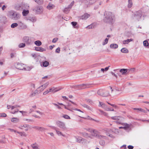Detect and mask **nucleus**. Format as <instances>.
Returning a JSON list of instances; mask_svg holds the SVG:
<instances>
[{
    "instance_id": "obj_48",
    "label": "nucleus",
    "mask_w": 149,
    "mask_h": 149,
    "mask_svg": "<svg viewBox=\"0 0 149 149\" xmlns=\"http://www.w3.org/2000/svg\"><path fill=\"white\" fill-rule=\"evenodd\" d=\"M63 117L67 119H70V117L67 115H64L63 116Z\"/></svg>"
},
{
    "instance_id": "obj_8",
    "label": "nucleus",
    "mask_w": 149,
    "mask_h": 149,
    "mask_svg": "<svg viewBox=\"0 0 149 149\" xmlns=\"http://www.w3.org/2000/svg\"><path fill=\"white\" fill-rule=\"evenodd\" d=\"M74 3V1H73L71 3L68 5L67 7L65 8L63 10V12L66 13H68L71 8L72 7Z\"/></svg>"
},
{
    "instance_id": "obj_25",
    "label": "nucleus",
    "mask_w": 149,
    "mask_h": 149,
    "mask_svg": "<svg viewBox=\"0 0 149 149\" xmlns=\"http://www.w3.org/2000/svg\"><path fill=\"white\" fill-rule=\"evenodd\" d=\"M31 146L33 149H40L39 146L36 143L32 144Z\"/></svg>"
},
{
    "instance_id": "obj_37",
    "label": "nucleus",
    "mask_w": 149,
    "mask_h": 149,
    "mask_svg": "<svg viewBox=\"0 0 149 149\" xmlns=\"http://www.w3.org/2000/svg\"><path fill=\"white\" fill-rule=\"evenodd\" d=\"M35 44L38 46H40L42 44L40 40H37L35 42Z\"/></svg>"
},
{
    "instance_id": "obj_7",
    "label": "nucleus",
    "mask_w": 149,
    "mask_h": 149,
    "mask_svg": "<svg viewBox=\"0 0 149 149\" xmlns=\"http://www.w3.org/2000/svg\"><path fill=\"white\" fill-rule=\"evenodd\" d=\"M142 12L141 10H139L136 11L135 14V17L138 21L140 20L142 15Z\"/></svg>"
},
{
    "instance_id": "obj_2",
    "label": "nucleus",
    "mask_w": 149,
    "mask_h": 149,
    "mask_svg": "<svg viewBox=\"0 0 149 149\" xmlns=\"http://www.w3.org/2000/svg\"><path fill=\"white\" fill-rule=\"evenodd\" d=\"M84 129L86 130L87 131H88L90 133H91V134H90L85 132L82 133L81 134L83 136L86 138H92V136H97L98 132L93 129L89 128H85Z\"/></svg>"
},
{
    "instance_id": "obj_39",
    "label": "nucleus",
    "mask_w": 149,
    "mask_h": 149,
    "mask_svg": "<svg viewBox=\"0 0 149 149\" xmlns=\"http://www.w3.org/2000/svg\"><path fill=\"white\" fill-rule=\"evenodd\" d=\"M49 63L46 61H45L43 62L42 65L44 67H46L49 65Z\"/></svg>"
},
{
    "instance_id": "obj_18",
    "label": "nucleus",
    "mask_w": 149,
    "mask_h": 149,
    "mask_svg": "<svg viewBox=\"0 0 149 149\" xmlns=\"http://www.w3.org/2000/svg\"><path fill=\"white\" fill-rule=\"evenodd\" d=\"M55 130L56 132V133L58 136H62L63 137L65 136V135L63 134L62 133V132H61L60 131L58 130L57 128H55Z\"/></svg>"
},
{
    "instance_id": "obj_9",
    "label": "nucleus",
    "mask_w": 149,
    "mask_h": 149,
    "mask_svg": "<svg viewBox=\"0 0 149 149\" xmlns=\"http://www.w3.org/2000/svg\"><path fill=\"white\" fill-rule=\"evenodd\" d=\"M104 91L103 89H100L98 91H97V94L99 95H100L103 97H107L110 95L109 93H107L106 94H104Z\"/></svg>"
},
{
    "instance_id": "obj_45",
    "label": "nucleus",
    "mask_w": 149,
    "mask_h": 149,
    "mask_svg": "<svg viewBox=\"0 0 149 149\" xmlns=\"http://www.w3.org/2000/svg\"><path fill=\"white\" fill-rule=\"evenodd\" d=\"M143 44L144 46L147 47L149 45L148 43L147 40H145L143 42Z\"/></svg>"
},
{
    "instance_id": "obj_14",
    "label": "nucleus",
    "mask_w": 149,
    "mask_h": 149,
    "mask_svg": "<svg viewBox=\"0 0 149 149\" xmlns=\"http://www.w3.org/2000/svg\"><path fill=\"white\" fill-rule=\"evenodd\" d=\"M96 0H84V2L87 5L92 4L95 2Z\"/></svg>"
},
{
    "instance_id": "obj_53",
    "label": "nucleus",
    "mask_w": 149,
    "mask_h": 149,
    "mask_svg": "<svg viewBox=\"0 0 149 149\" xmlns=\"http://www.w3.org/2000/svg\"><path fill=\"white\" fill-rule=\"evenodd\" d=\"M71 24L74 27L77 24V22H71Z\"/></svg>"
},
{
    "instance_id": "obj_33",
    "label": "nucleus",
    "mask_w": 149,
    "mask_h": 149,
    "mask_svg": "<svg viewBox=\"0 0 149 149\" xmlns=\"http://www.w3.org/2000/svg\"><path fill=\"white\" fill-rule=\"evenodd\" d=\"M17 133L19 134L20 135L22 136H25L26 137V134L24 132H17Z\"/></svg>"
},
{
    "instance_id": "obj_13",
    "label": "nucleus",
    "mask_w": 149,
    "mask_h": 149,
    "mask_svg": "<svg viewBox=\"0 0 149 149\" xmlns=\"http://www.w3.org/2000/svg\"><path fill=\"white\" fill-rule=\"evenodd\" d=\"M19 26L22 29H25L27 28V26L22 22L19 21L18 22Z\"/></svg>"
},
{
    "instance_id": "obj_12",
    "label": "nucleus",
    "mask_w": 149,
    "mask_h": 149,
    "mask_svg": "<svg viewBox=\"0 0 149 149\" xmlns=\"http://www.w3.org/2000/svg\"><path fill=\"white\" fill-rule=\"evenodd\" d=\"M90 16V15L89 14H88L87 13H86L84 14L83 15L79 17V18L80 19H81L82 20H86Z\"/></svg>"
},
{
    "instance_id": "obj_27",
    "label": "nucleus",
    "mask_w": 149,
    "mask_h": 149,
    "mask_svg": "<svg viewBox=\"0 0 149 149\" xmlns=\"http://www.w3.org/2000/svg\"><path fill=\"white\" fill-rule=\"evenodd\" d=\"M77 141L79 143L83 142V141H84L85 139H83L81 137H76Z\"/></svg>"
},
{
    "instance_id": "obj_31",
    "label": "nucleus",
    "mask_w": 149,
    "mask_h": 149,
    "mask_svg": "<svg viewBox=\"0 0 149 149\" xmlns=\"http://www.w3.org/2000/svg\"><path fill=\"white\" fill-rule=\"evenodd\" d=\"M54 7V6L51 3H49L47 6V8L49 10H51Z\"/></svg>"
},
{
    "instance_id": "obj_40",
    "label": "nucleus",
    "mask_w": 149,
    "mask_h": 149,
    "mask_svg": "<svg viewBox=\"0 0 149 149\" xmlns=\"http://www.w3.org/2000/svg\"><path fill=\"white\" fill-rule=\"evenodd\" d=\"M26 46L25 44L24 43H21L18 45V47L20 48L24 47Z\"/></svg>"
},
{
    "instance_id": "obj_1",
    "label": "nucleus",
    "mask_w": 149,
    "mask_h": 149,
    "mask_svg": "<svg viewBox=\"0 0 149 149\" xmlns=\"http://www.w3.org/2000/svg\"><path fill=\"white\" fill-rule=\"evenodd\" d=\"M105 18L104 19V22L112 24L115 21L114 15L111 12H106L104 14Z\"/></svg>"
},
{
    "instance_id": "obj_23",
    "label": "nucleus",
    "mask_w": 149,
    "mask_h": 149,
    "mask_svg": "<svg viewBox=\"0 0 149 149\" xmlns=\"http://www.w3.org/2000/svg\"><path fill=\"white\" fill-rule=\"evenodd\" d=\"M89 84H83L79 85V88L81 89H84L86 88H88L89 86Z\"/></svg>"
},
{
    "instance_id": "obj_49",
    "label": "nucleus",
    "mask_w": 149,
    "mask_h": 149,
    "mask_svg": "<svg viewBox=\"0 0 149 149\" xmlns=\"http://www.w3.org/2000/svg\"><path fill=\"white\" fill-rule=\"evenodd\" d=\"M82 106L84 107H86V108H87L88 109H89L90 110L91 109V107H89V106H88V105H87L86 104H83L82 105Z\"/></svg>"
},
{
    "instance_id": "obj_10",
    "label": "nucleus",
    "mask_w": 149,
    "mask_h": 149,
    "mask_svg": "<svg viewBox=\"0 0 149 149\" xmlns=\"http://www.w3.org/2000/svg\"><path fill=\"white\" fill-rule=\"evenodd\" d=\"M56 124L58 127L63 130L66 129L65 123L63 122L58 121L57 122Z\"/></svg>"
},
{
    "instance_id": "obj_5",
    "label": "nucleus",
    "mask_w": 149,
    "mask_h": 149,
    "mask_svg": "<svg viewBox=\"0 0 149 149\" xmlns=\"http://www.w3.org/2000/svg\"><path fill=\"white\" fill-rule=\"evenodd\" d=\"M22 40L28 45H30L33 43V41L31 40V38L28 36L24 37L22 39Z\"/></svg>"
},
{
    "instance_id": "obj_24",
    "label": "nucleus",
    "mask_w": 149,
    "mask_h": 149,
    "mask_svg": "<svg viewBox=\"0 0 149 149\" xmlns=\"http://www.w3.org/2000/svg\"><path fill=\"white\" fill-rule=\"evenodd\" d=\"M38 90H35L34 92L32 91L31 92V94L30 96L31 97H32L34 96H35L38 94Z\"/></svg>"
},
{
    "instance_id": "obj_57",
    "label": "nucleus",
    "mask_w": 149,
    "mask_h": 149,
    "mask_svg": "<svg viewBox=\"0 0 149 149\" xmlns=\"http://www.w3.org/2000/svg\"><path fill=\"white\" fill-rule=\"evenodd\" d=\"M87 119L88 120H93V121H96V120H94L92 118H91L89 116H88L87 117Z\"/></svg>"
},
{
    "instance_id": "obj_56",
    "label": "nucleus",
    "mask_w": 149,
    "mask_h": 149,
    "mask_svg": "<svg viewBox=\"0 0 149 149\" xmlns=\"http://www.w3.org/2000/svg\"><path fill=\"white\" fill-rule=\"evenodd\" d=\"M92 25H93L92 24H91L90 25L87 26L86 27L89 29H92L93 28V27Z\"/></svg>"
},
{
    "instance_id": "obj_21",
    "label": "nucleus",
    "mask_w": 149,
    "mask_h": 149,
    "mask_svg": "<svg viewBox=\"0 0 149 149\" xmlns=\"http://www.w3.org/2000/svg\"><path fill=\"white\" fill-rule=\"evenodd\" d=\"M29 125L26 124L21 125L18 127V128L21 130H22L23 127L24 128H29Z\"/></svg>"
},
{
    "instance_id": "obj_26",
    "label": "nucleus",
    "mask_w": 149,
    "mask_h": 149,
    "mask_svg": "<svg viewBox=\"0 0 149 149\" xmlns=\"http://www.w3.org/2000/svg\"><path fill=\"white\" fill-rule=\"evenodd\" d=\"M133 40L132 39H127L126 40H125L123 41V43L124 45H125L128 44L130 42L132 41Z\"/></svg>"
},
{
    "instance_id": "obj_60",
    "label": "nucleus",
    "mask_w": 149,
    "mask_h": 149,
    "mask_svg": "<svg viewBox=\"0 0 149 149\" xmlns=\"http://www.w3.org/2000/svg\"><path fill=\"white\" fill-rule=\"evenodd\" d=\"M48 134H50L51 136H54V134L52 132H48Z\"/></svg>"
},
{
    "instance_id": "obj_11",
    "label": "nucleus",
    "mask_w": 149,
    "mask_h": 149,
    "mask_svg": "<svg viewBox=\"0 0 149 149\" xmlns=\"http://www.w3.org/2000/svg\"><path fill=\"white\" fill-rule=\"evenodd\" d=\"M120 124L124 126V129L126 130H130L131 126V124H129L126 123H122V122Z\"/></svg>"
},
{
    "instance_id": "obj_28",
    "label": "nucleus",
    "mask_w": 149,
    "mask_h": 149,
    "mask_svg": "<svg viewBox=\"0 0 149 149\" xmlns=\"http://www.w3.org/2000/svg\"><path fill=\"white\" fill-rule=\"evenodd\" d=\"M110 47L112 49H116L118 47V45L116 44L113 43L110 45Z\"/></svg>"
},
{
    "instance_id": "obj_43",
    "label": "nucleus",
    "mask_w": 149,
    "mask_h": 149,
    "mask_svg": "<svg viewBox=\"0 0 149 149\" xmlns=\"http://www.w3.org/2000/svg\"><path fill=\"white\" fill-rule=\"evenodd\" d=\"M109 40V38H106L104 41L102 43V45H105V44H107L108 41Z\"/></svg>"
},
{
    "instance_id": "obj_29",
    "label": "nucleus",
    "mask_w": 149,
    "mask_h": 149,
    "mask_svg": "<svg viewBox=\"0 0 149 149\" xmlns=\"http://www.w3.org/2000/svg\"><path fill=\"white\" fill-rule=\"evenodd\" d=\"M11 121L12 122L17 123L19 121V119L17 118H13L11 119Z\"/></svg>"
},
{
    "instance_id": "obj_6",
    "label": "nucleus",
    "mask_w": 149,
    "mask_h": 149,
    "mask_svg": "<svg viewBox=\"0 0 149 149\" xmlns=\"http://www.w3.org/2000/svg\"><path fill=\"white\" fill-rule=\"evenodd\" d=\"M14 66L17 69L21 70H23L24 69V66L25 65L22 63H16L14 64Z\"/></svg>"
},
{
    "instance_id": "obj_62",
    "label": "nucleus",
    "mask_w": 149,
    "mask_h": 149,
    "mask_svg": "<svg viewBox=\"0 0 149 149\" xmlns=\"http://www.w3.org/2000/svg\"><path fill=\"white\" fill-rule=\"evenodd\" d=\"M141 108H133V109L135 110H137L138 111H141Z\"/></svg>"
},
{
    "instance_id": "obj_42",
    "label": "nucleus",
    "mask_w": 149,
    "mask_h": 149,
    "mask_svg": "<svg viewBox=\"0 0 149 149\" xmlns=\"http://www.w3.org/2000/svg\"><path fill=\"white\" fill-rule=\"evenodd\" d=\"M49 83L48 82H47L44 84L41 85L42 87H43V88L45 89L49 85Z\"/></svg>"
},
{
    "instance_id": "obj_36",
    "label": "nucleus",
    "mask_w": 149,
    "mask_h": 149,
    "mask_svg": "<svg viewBox=\"0 0 149 149\" xmlns=\"http://www.w3.org/2000/svg\"><path fill=\"white\" fill-rule=\"evenodd\" d=\"M99 103L100 105L99 106H100L103 108L104 109H105L107 106L104 103L100 102Z\"/></svg>"
},
{
    "instance_id": "obj_19",
    "label": "nucleus",
    "mask_w": 149,
    "mask_h": 149,
    "mask_svg": "<svg viewBox=\"0 0 149 149\" xmlns=\"http://www.w3.org/2000/svg\"><path fill=\"white\" fill-rule=\"evenodd\" d=\"M35 50L36 51L40 52H43L46 51V49L41 47H36Z\"/></svg>"
},
{
    "instance_id": "obj_41",
    "label": "nucleus",
    "mask_w": 149,
    "mask_h": 149,
    "mask_svg": "<svg viewBox=\"0 0 149 149\" xmlns=\"http://www.w3.org/2000/svg\"><path fill=\"white\" fill-rule=\"evenodd\" d=\"M18 25V24L17 23H13L11 25V27L12 28H14L15 27H17Z\"/></svg>"
},
{
    "instance_id": "obj_4",
    "label": "nucleus",
    "mask_w": 149,
    "mask_h": 149,
    "mask_svg": "<svg viewBox=\"0 0 149 149\" xmlns=\"http://www.w3.org/2000/svg\"><path fill=\"white\" fill-rule=\"evenodd\" d=\"M111 118L114 120H116L115 122L117 124H120L124 120L123 117L119 116H115L111 117Z\"/></svg>"
},
{
    "instance_id": "obj_32",
    "label": "nucleus",
    "mask_w": 149,
    "mask_h": 149,
    "mask_svg": "<svg viewBox=\"0 0 149 149\" xmlns=\"http://www.w3.org/2000/svg\"><path fill=\"white\" fill-rule=\"evenodd\" d=\"M120 51L122 52L123 53H127L128 52V50L125 48H122L121 49Z\"/></svg>"
},
{
    "instance_id": "obj_22",
    "label": "nucleus",
    "mask_w": 149,
    "mask_h": 149,
    "mask_svg": "<svg viewBox=\"0 0 149 149\" xmlns=\"http://www.w3.org/2000/svg\"><path fill=\"white\" fill-rule=\"evenodd\" d=\"M128 70V69H121L120 70V72L122 74L125 75L126 74Z\"/></svg>"
},
{
    "instance_id": "obj_17",
    "label": "nucleus",
    "mask_w": 149,
    "mask_h": 149,
    "mask_svg": "<svg viewBox=\"0 0 149 149\" xmlns=\"http://www.w3.org/2000/svg\"><path fill=\"white\" fill-rule=\"evenodd\" d=\"M25 19L26 20H29L33 22H35L36 21V19L35 17H32L30 16H28L25 17Z\"/></svg>"
},
{
    "instance_id": "obj_52",
    "label": "nucleus",
    "mask_w": 149,
    "mask_h": 149,
    "mask_svg": "<svg viewBox=\"0 0 149 149\" xmlns=\"http://www.w3.org/2000/svg\"><path fill=\"white\" fill-rule=\"evenodd\" d=\"M49 93V91L47 90H46V91H45L43 92V94L44 95H46L47 94Z\"/></svg>"
},
{
    "instance_id": "obj_30",
    "label": "nucleus",
    "mask_w": 149,
    "mask_h": 149,
    "mask_svg": "<svg viewBox=\"0 0 149 149\" xmlns=\"http://www.w3.org/2000/svg\"><path fill=\"white\" fill-rule=\"evenodd\" d=\"M128 3L127 5L128 8H131L133 5V3L132 2V0H128Z\"/></svg>"
},
{
    "instance_id": "obj_64",
    "label": "nucleus",
    "mask_w": 149,
    "mask_h": 149,
    "mask_svg": "<svg viewBox=\"0 0 149 149\" xmlns=\"http://www.w3.org/2000/svg\"><path fill=\"white\" fill-rule=\"evenodd\" d=\"M36 112L39 114L40 115H42V113L40 112V111H36Z\"/></svg>"
},
{
    "instance_id": "obj_3",
    "label": "nucleus",
    "mask_w": 149,
    "mask_h": 149,
    "mask_svg": "<svg viewBox=\"0 0 149 149\" xmlns=\"http://www.w3.org/2000/svg\"><path fill=\"white\" fill-rule=\"evenodd\" d=\"M8 16L11 19L17 20L20 17V15L17 12L13 11H10L8 12Z\"/></svg>"
},
{
    "instance_id": "obj_50",
    "label": "nucleus",
    "mask_w": 149,
    "mask_h": 149,
    "mask_svg": "<svg viewBox=\"0 0 149 149\" xmlns=\"http://www.w3.org/2000/svg\"><path fill=\"white\" fill-rule=\"evenodd\" d=\"M8 130H10V131L11 132H17V131H16L15 130L13 129H11V128H8Z\"/></svg>"
},
{
    "instance_id": "obj_16",
    "label": "nucleus",
    "mask_w": 149,
    "mask_h": 149,
    "mask_svg": "<svg viewBox=\"0 0 149 149\" xmlns=\"http://www.w3.org/2000/svg\"><path fill=\"white\" fill-rule=\"evenodd\" d=\"M56 89V88H55L54 87H52L51 88H49V92H52L54 93L60 91L61 89V88L58 89Z\"/></svg>"
},
{
    "instance_id": "obj_61",
    "label": "nucleus",
    "mask_w": 149,
    "mask_h": 149,
    "mask_svg": "<svg viewBox=\"0 0 149 149\" xmlns=\"http://www.w3.org/2000/svg\"><path fill=\"white\" fill-rule=\"evenodd\" d=\"M110 108H111L107 107V106L105 109L107 111H110Z\"/></svg>"
},
{
    "instance_id": "obj_54",
    "label": "nucleus",
    "mask_w": 149,
    "mask_h": 149,
    "mask_svg": "<svg viewBox=\"0 0 149 149\" xmlns=\"http://www.w3.org/2000/svg\"><path fill=\"white\" fill-rule=\"evenodd\" d=\"M60 48L58 47L56 50V53H60Z\"/></svg>"
},
{
    "instance_id": "obj_58",
    "label": "nucleus",
    "mask_w": 149,
    "mask_h": 149,
    "mask_svg": "<svg viewBox=\"0 0 149 149\" xmlns=\"http://www.w3.org/2000/svg\"><path fill=\"white\" fill-rule=\"evenodd\" d=\"M58 39L56 38H54L52 40L53 43H55L57 41Z\"/></svg>"
},
{
    "instance_id": "obj_35",
    "label": "nucleus",
    "mask_w": 149,
    "mask_h": 149,
    "mask_svg": "<svg viewBox=\"0 0 149 149\" xmlns=\"http://www.w3.org/2000/svg\"><path fill=\"white\" fill-rule=\"evenodd\" d=\"M38 130L41 132H45L47 129L46 128L43 127H38L37 128Z\"/></svg>"
},
{
    "instance_id": "obj_44",
    "label": "nucleus",
    "mask_w": 149,
    "mask_h": 149,
    "mask_svg": "<svg viewBox=\"0 0 149 149\" xmlns=\"http://www.w3.org/2000/svg\"><path fill=\"white\" fill-rule=\"evenodd\" d=\"M25 66H24V69L23 70H31L32 68V67H25Z\"/></svg>"
},
{
    "instance_id": "obj_34",
    "label": "nucleus",
    "mask_w": 149,
    "mask_h": 149,
    "mask_svg": "<svg viewBox=\"0 0 149 149\" xmlns=\"http://www.w3.org/2000/svg\"><path fill=\"white\" fill-rule=\"evenodd\" d=\"M29 10H24L22 12V14L24 16H26L29 13Z\"/></svg>"
},
{
    "instance_id": "obj_15",
    "label": "nucleus",
    "mask_w": 149,
    "mask_h": 149,
    "mask_svg": "<svg viewBox=\"0 0 149 149\" xmlns=\"http://www.w3.org/2000/svg\"><path fill=\"white\" fill-rule=\"evenodd\" d=\"M35 10L37 13L40 14L42 12L43 10L42 7L38 6L35 8Z\"/></svg>"
},
{
    "instance_id": "obj_63",
    "label": "nucleus",
    "mask_w": 149,
    "mask_h": 149,
    "mask_svg": "<svg viewBox=\"0 0 149 149\" xmlns=\"http://www.w3.org/2000/svg\"><path fill=\"white\" fill-rule=\"evenodd\" d=\"M110 67V66H109L108 67H107L106 68H105L104 69V71L105 70V71H107V70H108L109 69V68Z\"/></svg>"
},
{
    "instance_id": "obj_59",
    "label": "nucleus",
    "mask_w": 149,
    "mask_h": 149,
    "mask_svg": "<svg viewBox=\"0 0 149 149\" xmlns=\"http://www.w3.org/2000/svg\"><path fill=\"white\" fill-rule=\"evenodd\" d=\"M134 147L133 146H131V145H129V146H128V148L129 149H133Z\"/></svg>"
},
{
    "instance_id": "obj_51",
    "label": "nucleus",
    "mask_w": 149,
    "mask_h": 149,
    "mask_svg": "<svg viewBox=\"0 0 149 149\" xmlns=\"http://www.w3.org/2000/svg\"><path fill=\"white\" fill-rule=\"evenodd\" d=\"M6 114L4 113H2L0 114V116L5 117L6 116Z\"/></svg>"
},
{
    "instance_id": "obj_38",
    "label": "nucleus",
    "mask_w": 149,
    "mask_h": 149,
    "mask_svg": "<svg viewBox=\"0 0 149 149\" xmlns=\"http://www.w3.org/2000/svg\"><path fill=\"white\" fill-rule=\"evenodd\" d=\"M44 89L43 88V87H42V86L39 87L37 89V90H38V92H40L43 91Z\"/></svg>"
},
{
    "instance_id": "obj_55",
    "label": "nucleus",
    "mask_w": 149,
    "mask_h": 149,
    "mask_svg": "<svg viewBox=\"0 0 149 149\" xmlns=\"http://www.w3.org/2000/svg\"><path fill=\"white\" fill-rule=\"evenodd\" d=\"M24 121H26L28 122H31L32 121L31 120L28 119H24Z\"/></svg>"
},
{
    "instance_id": "obj_20",
    "label": "nucleus",
    "mask_w": 149,
    "mask_h": 149,
    "mask_svg": "<svg viewBox=\"0 0 149 149\" xmlns=\"http://www.w3.org/2000/svg\"><path fill=\"white\" fill-rule=\"evenodd\" d=\"M19 106L17 105H16L14 106H13L11 105H8L7 106V109H11V110H13L14 109L16 108L19 107Z\"/></svg>"
},
{
    "instance_id": "obj_46",
    "label": "nucleus",
    "mask_w": 149,
    "mask_h": 149,
    "mask_svg": "<svg viewBox=\"0 0 149 149\" xmlns=\"http://www.w3.org/2000/svg\"><path fill=\"white\" fill-rule=\"evenodd\" d=\"M18 111L19 109H16L14 111L12 110L11 112V113L12 114H14L17 112Z\"/></svg>"
},
{
    "instance_id": "obj_47",
    "label": "nucleus",
    "mask_w": 149,
    "mask_h": 149,
    "mask_svg": "<svg viewBox=\"0 0 149 149\" xmlns=\"http://www.w3.org/2000/svg\"><path fill=\"white\" fill-rule=\"evenodd\" d=\"M100 143L101 145L104 146L105 144V142L104 140H101L100 141Z\"/></svg>"
}]
</instances>
